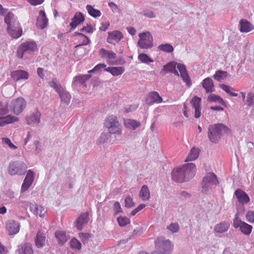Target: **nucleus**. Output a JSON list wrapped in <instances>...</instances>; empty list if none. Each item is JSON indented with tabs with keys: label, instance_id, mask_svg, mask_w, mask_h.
Listing matches in <instances>:
<instances>
[{
	"label": "nucleus",
	"instance_id": "f257e3e1",
	"mask_svg": "<svg viewBox=\"0 0 254 254\" xmlns=\"http://www.w3.org/2000/svg\"><path fill=\"white\" fill-rule=\"evenodd\" d=\"M196 166L190 163L174 169L172 172V179L177 182L182 183L189 181L195 175Z\"/></svg>",
	"mask_w": 254,
	"mask_h": 254
},
{
	"label": "nucleus",
	"instance_id": "f03ea898",
	"mask_svg": "<svg viewBox=\"0 0 254 254\" xmlns=\"http://www.w3.org/2000/svg\"><path fill=\"white\" fill-rule=\"evenodd\" d=\"M163 72L164 73L172 72L178 76L180 75L187 86L190 87L191 85V80L184 64H177L174 62H170L163 66L161 72Z\"/></svg>",
	"mask_w": 254,
	"mask_h": 254
},
{
	"label": "nucleus",
	"instance_id": "7ed1b4c3",
	"mask_svg": "<svg viewBox=\"0 0 254 254\" xmlns=\"http://www.w3.org/2000/svg\"><path fill=\"white\" fill-rule=\"evenodd\" d=\"M4 22L7 24V30L13 38L17 39L22 34V30L17 18L12 12H8L4 17Z\"/></svg>",
	"mask_w": 254,
	"mask_h": 254
},
{
	"label": "nucleus",
	"instance_id": "20e7f679",
	"mask_svg": "<svg viewBox=\"0 0 254 254\" xmlns=\"http://www.w3.org/2000/svg\"><path fill=\"white\" fill-rule=\"evenodd\" d=\"M230 132V128L223 124H215L209 126L208 136L211 142L217 143L223 134H229Z\"/></svg>",
	"mask_w": 254,
	"mask_h": 254
},
{
	"label": "nucleus",
	"instance_id": "39448f33",
	"mask_svg": "<svg viewBox=\"0 0 254 254\" xmlns=\"http://www.w3.org/2000/svg\"><path fill=\"white\" fill-rule=\"evenodd\" d=\"M104 125L111 134L120 135L122 133V126L116 116L111 115L107 118Z\"/></svg>",
	"mask_w": 254,
	"mask_h": 254
},
{
	"label": "nucleus",
	"instance_id": "423d86ee",
	"mask_svg": "<svg viewBox=\"0 0 254 254\" xmlns=\"http://www.w3.org/2000/svg\"><path fill=\"white\" fill-rule=\"evenodd\" d=\"M155 245L156 249L161 254H170L174 248L172 242L163 237L157 238L155 241Z\"/></svg>",
	"mask_w": 254,
	"mask_h": 254
},
{
	"label": "nucleus",
	"instance_id": "0eeeda50",
	"mask_svg": "<svg viewBox=\"0 0 254 254\" xmlns=\"http://www.w3.org/2000/svg\"><path fill=\"white\" fill-rule=\"evenodd\" d=\"M218 184L217 176L212 172L208 173L202 179V191L207 193L208 191L215 188Z\"/></svg>",
	"mask_w": 254,
	"mask_h": 254
},
{
	"label": "nucleus",
	"instance_id": "6e6552de",
	"mask_svg": "<svg viewBox=\"0 0 254 254\" xmlns=\"http://www.w3.org/2000/svg\"><path fill=\"white\" fill-rule=\"evenodd\" d=\"M26 106V102L22 97H18L12 100L8 103L10 111L16 116L19 115Z\"/></svg>",
	"mask_w": 254,
	"mask_h": 254
},
{
	"label": "nucleus",
	"instance_id": "1a4fd4ad",
	"mask_svg": "<svg viewBox=\"0 0 254 254\" xmlns=\"http://www.w3.org/2000/svg\"><path fill=\"white\" fill-rule=\"evenodd\" d=\"M27 167L25 163L21 161H16L10 162L8 167V172L9 175H23L26 171Z\"/></svg>",
	"mask_w": 254,
	"mask_h": 254
},
{
	"label": "nucleus",
	"instance_id": "9d476101",
	"mask_svg": "<svg viewBox=\"0 0 254 254\" xmlns=\"http://www.w3.org/2000/svg\"><path fill=\"white\" fill-rule=\"evenodd\" d=\"M37 49V44L35 42L31 41H26L19 46L17 51V56L18 58L22 59L25 54L35 51Z\"/></svg>",
	"mask_w": 254,
	"mask_h": 254
},
{
	"label": "nucleus",
	"instance_id": "9b49d317",
	"mask_svg": "<svg viewBox=\"0 0 254 254\" xmlns=\"http://www.w3.org/2000/svg\"><path fill=\"white\" fill-rule=\"evenodd\" d=\"M139 40L137 45L141 49H149L153 47V37L149 32H143L138 35Z\"/></svg>",
	"mask_w": 254,
	"mask_h": 254
},
{
	"label": "nucleus",
	"instance_id": "f8f14e48",
	"mask_svg": "<svg viewBox=\"0 0 254 254\" xmlns=\"http://www.w3.org/2000/svg\"><path fill=\"white\" fill-rule=\"evenodd\" d=\"M233 226L235 228H240L241 232L246 235H249L253 229L252 225L241 221L238 213L235 215Z\"/></svg>",
	"mask_w": 254,
	"mask_h": 254
},
{
	"label": "nucleus",
	"instance_id": "ddd939ff",
	"mask_svg": "<svg viewBox=\"0 0 254 254\" xmlns=\"http://www.w3.org/2000/svg\"><path fill=\"white\" fill-rule=\"evenodd\" d=\"M41 113L38 111H34L28 115L25 118L27 125L30 126H37L41 121Z\"/></svg>",
	"mask_w": 254,
	"mask_h": 254
},
{
	"label": "nucleus",
	"instance_id": "4468645a",
	"mask_svg": "<svg viewBox=\"0 0 254 254\" xmlns=\"http://www.w3.org/2000/svg\"><path fill=\"white\" fill-rule=\"evenodd\" d=\"M99 56L105 59L109 64H114L113 60L116 58V54L112 51L106 50L104 48L100 49Z\"/></svg>",
	"mask_w": 254,
	"mask_h": 254
},
{
	"label": "nucleus",
	"instance_id": "2eb2a0df",
	"mask_svg": "<svg viewBox=\"0 0 254 254\" xmlns=\"http://www.w3.org/2000/svg\"><path fill=\"white\" fill-rule=\"evenodd\" d=\"M146 103L148 105H151L153 104H159L163 102L162 98L156 91H152L148 93L146 99Z\"/></svg>",
	"mask_w": 254,
	"mask_h": 254
},
{
	"label": "nucleus",
	"instance_id": "dca6fc26",
	"mask_svg": "<svg viewBox=\"0 0 254 254\" xmlns=\"http://www.w3.org/2000/svg\"><path fill=\"white\" fill-rule=\"evenodd\" d=\"M17 254H34V251L31 244L23 243L17 246L16 250Z\"/></svg>",
	"mask_w": 254,
	"mask_h": 254
},
{
	"label": "nucleus",
	"instance_id": "f3484780",
	"mask_svg": "<svg viewBox=\"0 0 254 254\" xmlns=\"http://www.w3.org/2000/svg\"><path fill=\"white\" fill-rule=\"evenodd\" d=\"M34 180V172L29 170L21 188V192H24L31 186Z\"/></svg>",
	"mask_w": 254,
	"mask_h": 254
},
{
	"label": "nucleus",
	"instance_id": "a211bd4d",
	"mask_svg": "<svg viewBox=\"0 0 254 254\" xmlns=\"http://www.w3.org/2000/svg\"><path fill=\"white\" fill-rule=\"evenodd\" d=\"M123 38L122 33L119 31L115 30L108 33V36L107 39L108 43L116 45Z\"/></svg>",
	"mask_w": 254,
	"mask_h": 254
},
{
	"label": "nucleus",
	"instance_id": "6ab92c4d",
	"mask_svg": "<svg viewBox=\"0 0 254 254\" xmlns=\"http://www.w3.org/2000/svg\"><path fill=\"white\" fill-rule=\"evenodd\" d=\"M200 102V98L197 96L193 97L190 101L191 105L194 109V117L195 118H199L201 115Z\"/></svg>",
	"mask_w": 254,
	"mask_h": 254
},
{
	"label": "nucleus",
	"instance_id": "aec40b11",
	"mask_svg": "<svg viewBox=\"0 0 254 254\" xmlns=\"http://www.w3.org/2000/svg\"><path fill=\"white\" fill-rule=\"evenodd\" d=\"M48 24V19L46 17L44 10H40L37 17L36 25L41 29H44Z\"/></svg>",
	"mask_w": 254,
	"mask_h": 254
},
{
	"label": "nucleus",
	"instance_id": "412c9836",
	"mask_svg": "<svg viewBox=\"0 0 254 254\" xmlns=\"http://www.w3.org/2000/svg\"><path fill=\"white\" fill-rule=\"evenodd\" d=\"M84 20V17L82 13H75L74 17L71 19V22L69 24L71 29H74L78 25L81 24Z\"/></svg>",
	"mask_w": 254,
	"mask_h": 254
},
{
	"label": "nucleus",
	"instance_id": "4be33fe9",
	"mask_svg": "<svg viewBox=\"0 0 254 254\" xmlns=\"http://www.w3.org/2000/svg\"><path fill=\"white\" fill-rule=\"evenodd\" d=\"M11 76L13 80L17 81L20 80L27 79L29 77V74L26 71L17 70L12 71Z\"/></svg>",
	"mask_w": 254,
	"mask_h": 254
},
{
	"label": "nucleus",
	"instance_id": "5701e85b",
	"mask_svg": "<svg viewBox=\"0 0 254 254\" xmlns=\"http://www.w3.org/2000/svg\"><path fill=\"white\" fill-rule=\"evenodd\" d=\"M89 221V215L87 212L81 214L76 220V227L79 230H81L85 224Z\"/></svg>",
	"mask_w": 254,
	"mask_h": 254
},
{
	"label": "nucleus",
	"instance_id": "b1692460",
	"mask_svg": "<svg viewBox=\"0 0 254 254\" xmlns=\"http://www.w3.org/2000/svg\"><path fill=\"white\" fill-rule=\"evenodd\" d=\"M230 226V223L227 221L220 222L215 225L214 231L219 234L225 233L229 230Z\"/></svg>",
	"mask_w": 254,
	"mask_h": 254
},
{
	"label": "nucleus",
	"instance_id": "393cba45",
	"mask_svg": "<svg viewBox=\"0 0 254 254\" xmlns=\"http://www.w3.org/2000/svg\"><path fill=\"white\" fill-rule=\"evenodd\" d=\"M235 195L241 203L246 204L250 201V197L248 195L241 189L237 190L235 191Z\"/></svg>",
	"mask_w": 254,
	"mask_h": 254
},
{
	"label": "nucleus",
	"instance_id": "a878e982",
	"mask_svg": "<svg viewBox=\"0 0 254 254\" xmlns=\"http://www.w3.org/2000/svg\"><path fill=\"white\" fill-rule=\"evenodd\" d=\"M46 235L41 230H38L35 239L36 246L38 248H43L45 245Z\"/></svg>",
	"mask_w": 254,
	"mask_h": 254
},
{
	"label": "nucleus",
	"instance_id": "bb28decb",
	"mask_svg": "<svg viewBox=\"0 0 254 254\" xmlns=\"http://www.w3.org/2000/svg\"><path fill=\"white\" fill-rule=\"evenodd\" d=\"M19 224L13 220H9L6 223V228L9 235H15L19 231Z\"/></svg>",
	"mask_w": 254,
	"mask_h": 254
},
{
	"label": "nucleus",
	"instance_id": "cd10ccee",
	"mask_svg": "<svg viewBox=\"0 0 254 254\" xmlns=\"http://www.w3.org/2000/svg\"><path fill=\"white\" fill-rule=\"evenodd\" d=\"M125 127L129 129L134 130L141 126L140 122L130 119H125L123 122Z\"/></svg>",
	"mask_w": 254,
	"mask_h": 254
},
{
	"label": "nucleus",
	"instance_id": "c85d7f7f",
	"mask_svg": "<svg viewBox=\"0 0 254 254\" xmlns=\"http://www.w3.org/2000/svg\"><path fill=\"white\" fill-rule=\"evenodd\" d=\"M239 26L240 31L243 33L249 32L254 29L253 24L245 19L240 20Z\"/></svg>",
	"mask_w": 254,
	"mask_h": 254
},
{
	"label": "nucleus",
	"instance_id": "c756f323",
	"mask_svg": "<svg viewBox=\"0 0 254 254\" xmlns=\"http://www.w3.org/2000/svg\"><path fill=\"white\" fill-rule=\"evenodd\" d=\"M202 87L205 90L206 93H211L214 91V84L212 79L210 77H207L201 82Z\"/></svg>",
	"mask_w": 254,
	"mask_h": 254
},
{
	"label": "nucleus",
	"instance_id": "7c9ffc66",
	"mask_svg": "<svg viewBox=\"0 0 254 254\" xmlns=\"http://www.w3.org/2000/svg\"><path fill=\"white\" fill-rule=\"evenodd\" d=\"M56 238L60 245H64L69 239L64 231L57 230L55 233Z\"/></svg>",
	"mask_w": 254,
	"mask_h": 254
},
{
	"label": "nucleus",
	"instance_id": "2f4dec72",
	"mask_svg": "<svg viewBox=\"0 0 254 254\" xmlns=\"http://www.w3.org/2000/svg\"><path fill=\"white\" fill-rule=\"evenodd\" d=\"M104 70L110 72L112 75L116 76L122 75L125 71L122 66H110L104 69Z\"/></svg>",
	"mask_w": 254,
	"mask_h": 254
},
{
	"label": "nucleus",
	"instance_id": "473e14b6",
	"mask_svg": "<svg viewBox=\"0 0 254 254\" xmlns=\"http://www.w3.org/2000/svg\"><path fill=\"white\" fill-rule=\"evenodd\" d=\"M61 98L62 102L67 105L70 101L71 96L69 93L63 87L58 92H57Z\"/></svg>",
	"mask_w": 254,
	"mask_h": 254
},
{
	"label": "nucleus",
	"instance_id": "72a5a7b5",
	"mask_svg": "<svg viewBox=\"0 0 254 254\" xmlns=\"http://www.w3.org/2000/svg\"><path fill=\"white\" fill-rule=\"evenodd\" d=\"M91 77L89 74L81 75L75 76L73 78V84L75 85H83Z\"/></svg>",
	"mask_w": 254,
	"mask_h": 254
},
{
	"label": "nucleus",
	"instance_id": "f704fd0d",
	"mask_svg": "<svg viewBox=\"0 0 254 254\" xmlns=\"http://www.w3.org/2000/svg\"><path fill=\"white\" fill-rule=\"evenodd\" d=\"M139 196L143 201L148 200L150 197V191L146 185H143L139 192Z\"/></svg>",
	"mask_w": 254,
	"mask_h": 254
},
{
	"label": "nucleus",
	"instance_id": "c9c22d12",
	"mask_svg": "<svg viewBox=\"0 0 254 254\" xmlns=\"http://www.w3.org/2000/svg\"><path fill=\"white\" fill-rule=\"evenodd\" d=\"M32 208L33 210L31 211L34 215L39 216L40 217H43L45 216L46 211L43 206L35 203L34 204V206H32Z\"/></svg>",
	"mask_w": 254,
	"mask_h": 254
},
{
	"label": "nucleus",
	"instance_id": "e433bc0d",
	"mask_svg": "<svg viewBox=\"0 0 254 254\" xmlns=\"http://www.w3.org/2000/svg\"><path fill=\"white\" fill-rule=\"evenodd\" d=\"M199 154V149L196 148L195 147H193L188 156V157L186 159V162L191 161L195 160L198 158Z\"/></svg>",
	"mask_w": 254,
	"mask_h": 254
},
{
	"label": "nucleus",
	"instance_id": "4c0bfd02",
	"mask_svg": "<svg viewBox=\"0 0 254 254\" xmlns=\"http://www.w3.org/2000/svg\"><path fill=\"white\" fill-rule=\"evenodd\" d=\"M86 8L89 14L93 17L97 18L100 17L101 15V12L100 10L94 8L91 5H87Z\"/></svg>",
	"mask_w": 254,
	"mask_h": 254
},
{
	"label": "nucleus",
	"instance_id": "58836bf2",
	"mask_svg": "<svg viewBox=\"0 0 254 254\" xmlns=\"http://www.w3.org/2000/svg\"><path fill=\"white\" fill-rule=\"evenodd\" d=\"M228 75L227 71L219 70L216 71L213 75V78L219 82L222 81Z\"/></svg>",
	"mask_w": 254,
	"mask_h": 254
},
{
	"label": "nucleus",
	"instance_id": "ea45409f",
	"mask_svg": "<svg viewBox=\"0 0 254 254\" xmlns=\"http://www.w3.org/2000/svg\"><path fill=\"white\" fill-rule=\"evenodd\" d=\"M207 101L209 102H214L220 104L223 106H226L225 102L219 96L215 94H210L207 98Z\"/></svg>",
	"mask_w": 254,
	"mask_h": 254
},
{
	"label": "nucleus",
	"instance_id": "a19ab883",
	"mask_svg": "<svg viewBox=\"0 0 254 254\" xmlns=\"http://www.w3.org/2000/svg\"><path fill=\"white\" fill-rule=\"evenodd\" d=\"M158 49L159 51L168 53H172L174 51L173 47L168 43L160 44L158 46Z\"/></svg>",
	"mask_w": 254,
	"mask_h": 254
},
{
	"label": "nucleus",
	"instance_id": "79ce46f5",
	"mask_svg": "<svg viewBox=\"0 0 254 254\" xmlns=\"http://www.w3.org/2000/svg\"><path fill=\"white\" fill-rule=\"evenodd\" d=\"M220 87L225 91L227 93L229 94L230 96L233 97H237L238 96V94L237 93L233 92L234 88L231 86L228 85L222 84L220 85Z\"/></svg>",
	"mask_w": 254,
	"mask_h": 254
},
{
	"label": "nucleus",
	"instance_id": "37998d69",
	"mask_svg": "<svg viewBox=\"0 0 254 254\" xmlns=\"http://www.w3.org/2000/svg\"><path fill=\"white\" fill-rule=\"evenodd\" d=\"M138 59L141 63L146 64H149L154 62L153 59L150 58L147 54L144 53L140 54L138 56Z\"/></svg>",
	"mask_w": 254,
	"mask_h": 254
},
{
	"label": "nucleus",
	"instance_id": "c03bdc74",
	"mask_svg": "<svg viewBox=\"0 0 254 254\" xmlns=\"http://www.w3.org/2000/svg\"><path fill=\"white\" fill-rule=\"evenodd\" d=\"M166 229L172 234L177 233L180 230V227L177 223H171L166 227Z\"/></svg>",
	"mask_w": 254,
	"mask_h": 254
},
{
	"label": "nucleus",
	"instance_id": "a18cd8bd",
	"mask_svg": "<svg viewBox=\"0 0 254 254\" xmlns=\"http://www.w3.org/2000/svg\"><path fill=\"white\" fill-rule=\"evenodd\" d=\"M70 246L71 249L80 250L81 248V243L75 238L72 239L70 241Z\"/></svg>",
	"mask_w": 254,
	"mask_h": 254
},
{
	"label": "nucleus",
	"instance_id": "49530a36",
	"mask_svg": "<svg viewBox=\"0 0 254 254\" xmlns=\"http://www.w3.org/2000/svg\"><path fill=\"white\" fill-rule=\"evenodd\" d=\"M49 85L51 87L53 88L57 92H58L64 87L58 83L57 80L56 78H53L51 81L49 82Z\"/></svg>",
	"mask_w": 254,
	"mask_h": 254
},
{
	"label": "nucleus",
	"instance_id": "de8ad7c7",
	"mask_svg": "<svg viewBox=\"0 0 254 254\" xmlns=\"http://www.w3.org/2000/svg\"><path fill=\"white\" fill-rule=\"evenodd\" d=\"M117 221L119 226L121 227H125L130 223L129 219L127 217H118L117 218Z\"/></svg>",
	"mask_w": 254,
	"mask_h": 254
},
{
	"label": "nucleus",
	"instance_id": "09e8293b",
	"mask_svg": "<svg viewBox=\"0 0 254 254\" xmlns=\"http://www.w3.org/2000/svg\"><path fill=\"white\" fill-rule=\"evenodd\" d=\"M8 107V104L5 105L0 102V116H5L9 113Z\"/></svg>",
	"mask_w": 254,
	"mask_h": 254
},
{
	"label": "nucleus",
	"instance_id": "8fccbe9b",
	"mask_svg": "<svg viewBox=\"0 0 254 254\" xmlns=\"http://www.w3.org/2000/svg\"><path fill=\"white\" fill-rule=\"evenodd\" d=\"M1 142L2 144L7 145L10 149L15 150L17 148V147L13 144L10 139L7 137H3L1 138Z\"/></svg>",
	"mask_w": 254,
	"mask_h": 254
},
{
	"label": "nucleus",
	"instance_id": "3c124183",
	"mask_svg": "<svg viewBox=\"0 0 254 254\" xmlns=\"http://www.w3.org/2000/svg\"><path fill=\"white\" fill-rule=\"evenodd\" d=\"M5 120V123L6 125L12 124L15 122H17L19 121V118L13 116L11 115H7V116H3Z\"/></svg>",
	"mask_w": 254,
	"mask_h": 254
},
{
	"label": "nucleus",
	"instance_id": "603ef678",
	"mask_svg": "<svg viewBox=\"0 0 254 254\" xmlns=\"http://www.w3.org/2000/svg\"><path fill=\"white\" fill-rule=\"evenodd\" d=\"M246 104L249 107H251L254 104V93H249L247 97Z\"/></svg>",
	"mask_w": 254,
	"mask_h": 254
},
{
	"label": "nucleus",
	"instance_id": "864d4df0",
	"mask_svg": "<svg viewBox=\"0 0 254 254\" xmlns=\"http://www.w3.org/2000/svg\"><path fill=\"white\" fill-rule=\"evenodd\" d=\"M79 237L83 244H86L90 238L91 234L88 233H80L79 234Z\"/></svg>",
	"mask_w": 254,
	"mask_h": 254
},
{
	"label": "nucleus",
	"instance_id": "5fc2aeb1",
	"mask_svg": "<svg viewBox=\"0 0 254 254\" xmlns=\"http://www.w3.org/2000/svg\"><path fill=\"white\" fill-rule=\"evenodd\" d=\"M81 35V36L78 38L79 40L80 41V44L77 46L88 45L90 43V40L89 38L84 34Z\"/></svg>",
	"mask_w": 254,
	"mask_h": 254
},
{
	"label": "nucleus",
	"instance_id": "6e6d98bb",
	"mask_svg": "<svg viewBox=\"0 0 254 254\" xmlns=\"http://www.w3.org/2000/svg\"><path fill=\"white\" fill-rule=\"evenodd\" d=\"M125 206L128 208H131L133 207L135 204L133 201L132 198L130 196H127L126 197L125 200Z\"/></svg>",
	"mask_w": 254,
	"mask_h": 254
},
{
	"label": "nucleus",
	"instance_id": "4d7b16f0",
	"mask_svg": "<svg viewBox=\"0 0 254 254\" xmlns=\"http://www.w3.org/2000/svg\"><path fill=\"white\" fill-rule=\"evenodd\" d=\"M106 65L104 64H99L96 65L92 69L89 70V73H93L99 71L102 68H106Z\"/></svg>",
	"mask_w": 254,
	"mask_h": 254
},
{
	"label": "nucleus",
	"instance_id": "13d9d810",
	"mask_svg": "<svg viewBox=\"0 0 254 254\" xmlns=\"http://www.w3.org/2000/svg\"><path fill=\"white\" fill-rule=\"evenodd\" d=\"M247 220L251 223H254V211H249L246 214Z\"/></svg>",
	"mask_w": 254,
	"mask_h": 254
},
{
	"label": "nucleus",
	"instance_id": "bf43d9fd",
	"mask_svg": "<svg viewBox=\"0 0 254 254\" xmlns=\"http://www.w3.org/2000/svg\"><path fill=\"white\" fill-rule=\"evenodd\" d=\"M19 204L21 205L22 207H24L25 209H27V207H29L31 211L33 210L32 206H34V204H32L30 202L27 201H21L19 202Z\"/></svg>",
	"mask_w": 254,
	"mask_h": 254
},
{
	"label": "nucleus",
	"instance_id": "052dcab7",
	"mask_svg": "<svg viewBox=\"0 0 254 254\" xmlns=\"http://www.w3.org/2000/svg\"><path fill=\"white\" fill-rule=\"evenodd\" d=\"M142 14L146 17L149 18H154L155 17V15L153 12L150 10H145L142 12Z\"/></svg>",
	"mask_w": 254,
	"mask_h": 254
},
{
	"label": "nucleus",
	"instance_id": "680f3d73",
	"mask_svg": "<svg viewBox=\"0 0 254 254\" xmlns=\"http://www.w3.org/2000/svg\"><path fill=\"white\" fill-rule=\"evenodd\" d=\"M142 233V228L141 227H137L133 230L132 236L137 237L140 236Z\"/></svg>",
	"mask_w": 254,
	"mask_h": 254
},
{
	"label": "nucleus",
	"instance_id": "e2e57ef3",
	"mask_svg": "<svg viewBox=\"0 0 254 254\" xmlns=\"http://www.w3.org/2000/svg\"><path fill=\"white\" fill-rule=\"evenodd\" d=\"M80 31L81 32H83L87 33H93V29L89 25H87L86 26L83 27L81 29Z\"/></svg>",
	"mask_w": 254,
	"mask_h": 254
},
{
	"label": "nucleus",
	"instance_id": "0e129e2a",
	"mask_svg": "<svg viewBox=\"0 0 254 254\" xmlns=\"http://www.w3.org/2000/svg\"><path fill=\"white\" fill-rule=\"evenodd\" d=\"M114 210L116 214L118 213L121 211V207L120 203L118 201H116L114 204Z\"/></svg>",
	"mask_w": 254,
	"mask_h": 254
},
{
	"label": "nucleus",
	"instance_id": "69168bd1",
	"mask_svg": "<svg viewBox=\"0 0 254 254\" xmlns=\"http://www.w3.org/2000/svg\"><path fill=\"white\" fill-rule=\"evenodd\" d=\"M108 5L113 12H117L119 9L118 5L113 2H109Z\"/></svg>",
	"mask_w": 254,
	"mask_h": 254
},
{
	"label": "nucleus",
	"instance_id": "338daca9",
	"mask_svg": "<svg viewBox=\"0 0 254 254\" xmlns=\"http://www.w3.org/2000/svg\"><path fill=\"white\" fill-rule=\"evenodd\" d=\"M31 5H37L41 4L44 0H27Z\"/></svg>",
	"mask_w": 254,
	"mask_h": 254
},
{
	"label": "nucleus",
	"instance_id": "774afa93",
	"mask_svg": "<svg viewBox=\"0 0 254 254\" xmlns=\"http://www.w3.org/2000/svg\"><path fill=\"white\" fill-rule=\"evenodd\" d=\"M37 73L41 78H43L45 76L44 69L43 68L38 67L37 69Z\"/></svg>",
	"mask_w": 254,
	"mask_h": 254
}]
</instances>
